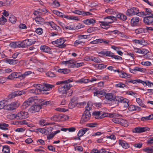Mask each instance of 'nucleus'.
<instances>
[{"label": "nucleus", "instance_id": "nucleus-1", "mask_svg": "<svg viewBox=\"0 0 153 153\" xmlns=\"http://www.w3.org/2000/svg\"><path fill=\"white\" fill-rule=\"evenodd\" d=\"M71 87L70 84H68L61 85L58 88V91L62 94L64 97H68L71 96L72 94L73 91L70 89Z\"/></svg>", "mask_w": 153, "mask_h": 153}, {"label": "nucleus", "instance_id": "nucleus-43", "mask_svg": "<svg viewBox=\"0 0 153 153\" xmlns=\"http://www.w3.org/2000/svg\"><path fill=\"white\" fill-rule=\"evenodd\" d=\"M143 150L147 153H153V146L148 147L143 149Z\"/></svg>", "mask_w": 153, "mask_h": 153}, {"label": "nucleus", "instance_id": "nucleus-24", "mask_svg": "<svg viewBox=\"0 0 153 153\" xmlns=\"http://www.w3.org/2000/svg\"><path fill=\"white\" fill-rule=\"evenodd\" d=\"M119 143L120 145H121L123 148L125 149H128L130 146L129 144L124 140H119Z\"/></svg>", "mask_w": 153, "mask_h": 153}, {"label": "nucleus", "instance_id": "nucleus-28", "mask_svg": "<svg viewBox=\"0 0 153 153\" xmlns=\"http://www.w3.org/2000/svg\"><path fill=\"white\" fill-rule=\"evenodd\" d=\"M139 21V17H135L131 19V23L132 26H134L138 24Z\"/></svg>", "mask_w": 153, "mask_h": 153}, {"label": "nucleus", "instance_id": "nucleus-12", "mask_svg": "<svg viewBox=\"0 0 153 153\" xmlns=\"http://www.w3.org/2000/svg\"><path fill=\"white\" fill-rule=\"evenodd\" d=\"M91 117V114L89 111H85L83 114L82 120L84 122H85L88 120Z\"/></svg>", "mask_w": 153, "mask_h": 153}, {"label": "nucleus", "instance_id": "nucleus-7", "mask_svg": "<svg viewBox=\"0 0 153 153\" xmlns=\"http://www.w3.org/2000/svg\"><path fill=\"white\" fill-rule=\"evenodd\" d=\"M34 105H33L30 107L29 108V111L31 113H35L36 112L39 111L41 108V106L44 105H41L39 104L38 102L36 103H35Z\"/></svg>", "mask_w": 153, "mask_h": 153}, {"label": "nucleus", "instance_id": "nucleus-53", "mask_svg": "<svg viewBox=\"0 0 153 153\" xmlns=\"http://www.w3.org/2000/svg\"><path fill=\"white\" fill-rule=\"evenodd\" d=\"M105 97L106 99L110 100H113L114 98L113 94L111 93H107L106 94Z\"/></svg>", "mask_w": 153, "mask_h": 153}, {"label": "nucleus", "instance_id": "nucleus-18", "mask_svg": "<svg viewBox=\"0 0 153 153\" xmlns=\"http://www.w3.org/2000/svg\"><path fill=\"white\" fill-rule=\"evenodd\" d=\"M74 61L72 60H70L65 61H62L61 62L62 65H65L69 68H73V64Z\"/></svg>", "mask_w": 153, "mask_h": 153}, {"label": "nucleus", "instance_id": "nucleus-55", "mask_svg": "<svg viewBox=\"0 0 153 153\" xmlns=\"http://www.w3.org/2000/svg\"><path fill=\"white\" fill-rule=\"evenodd\" d=\"M7 21V19L3 16L0 18V24L4 25Z\"/></svg>", "mask_w": 153, "mask_h": 153}, {"label": "nucleus", "instance_id": "nucleus-6", "mask_svg": "<svg viewBox=\"0 0 153 153\" xmlns=\"http://www.w3.org/2000/svg\"><path fill=\"white\" fill-rule=\"evenodd\" d=\"M20 105L19 102H14L10 104H7V103L5 106V109L7 110H13L17 108Z\"/></svg>", "mask_w": 153, "mask_h": 153}, {"label": "nucleus", "instance_id": "nucleus-57", "mask_svg": "<svg viewBox=\"0 0 153 153\" xmlns=\"http://www.w3.org/2000/svg\"><path fill=\"white\" fill-rule=\"evenodd\" d=\"M93 56H87L85 57L84 60L86 61H92Z\"/></svg>", "mask_w": 153, "mask_h": 153}, {"label": "nucleus", "instance_id": "nucleus-20", "mask_svg": "<svg viewBox=\"0 0 153 153\" xmlns=\"http://www.w3.org/2000/svg\"><path fill=\"white\" fill-rule=\"evenodd\" d=\"M143 22L146 25L151 24L153 22V16H146L144 18Z\"/></svg>", "mask_w": 153, "mask_h": 153}, {"label": "nucleus", "instance_id": "nucleus-34", "mask_svg": "<svg viewBox=\"0 0 153 153\" xmlns=\"http://www.w3.org/2000/svg\"><path fill=\"white\" fill-rule=\"evenodd\" d=\"M65 18L71 20H75L76 21H79V19L78 16H68L66 15Z\"/></svg>", "mask_w": 153, "mask_h": 153}, {"label": "nucleus", "instance_id": "nucleus-23", "mask_svg": "<svg viewBox=\"0 0 153 153\" xmlns=\"http://www.w3.org/2000/svg\"><path fill=\"white\" fill-rule=\"evenodd\" d=\"M135 52L139 54H144L149 53V51L145 49H140V48H136L134 49Z\"/></svg>", "mask_w": 153, "mask_h": 153}, {"label": "nucleus", "instance_id": "nucleus-41", "mask_svg": "<svg viewBox=\"0 0 153 153\" xmlns=\"http://www.w3.org/2000/svg\"><path fill=\"white\" fill-rule=\"evenodd\" d=\"M136 101L140 106L143 108H146V106L143 103V101L141 99L136 97Z\"/></svg>", "mask_w": 153, "mask_h": 153}, {"label": "nucleus", "instance_id": "nucleus-31", "mask_svg": "<svg viewBox=\"0 0 153 153\" xmlns=\"http://www.w3.org/2000/svg\"><path fill=\"white\" fill-rule=\"evenodd\" d=\"M101 27L103 29H107L109 27L110 25L106 21H100Z\"/></svg>", "mask_w": 153, "mask_h": 153}, {"label": "nucleus", "instance_id": "nucleus-48", "mask_svg": "<svg viewBox=\"0 0 153 153\" xmlns=\"http://www.w3.org/2000/svg\"><path fill=\"white\" fill-rule=\"evenodd\" d=\"M120 122V124L126 127L128 126L129 125V123L125 119H123L122 118H121Z\"/></svg>", "mask_w": 153, "mask_h": 153}, {"label": "nucleus", "instance_id": "nucleus-56", "mask_svg": "<svg viewBox=\"0 0 153 153\" xmlns=\"http://www.w3.org/2000/svg\"><path fill=\"white\" fill-rule=\"evenodd\" d=\"M32 73V72L30 71H26L24 73V74H21V77L23 78H25L28 75L31 74Z\"/></svg>", "mask_w": 153, "mask_h": 153}, {"label": "nucleus", "instance_id": "nucleus-32", "mask_svg": "<svg viewBox=\"0 0 153 153\" xmlns=\"http://www.w3.org/2000/svg\"><path fill=\"white\" fill-rule=\"evenodd\" d=\"M5 62L11 65H15L18 63V61L16 59H6Z\"/></svg>", "mask_w": 153, "mask_h": 153}, {"label": "nucleus", "instance_id": "nucleus-13", "mask_svg": "<svg viewBox=\"0 0 153 153\" xmlns=\"http://www.w3.org/2000/svg\"><path fill=\"white\" fill-rule=\"evenodd\" d=\"M149 130V128L147 127H138L135 128L133 130L134 133H141L145 132Z\"/></svg>", "mask_w": 153, "mask_h": 153}, {"label": "nucleus", "instance_id": "nucleus-63", "mask_svg": "<svg viewBox=\"0 0 153 153\" xmlns=\"http://www.w3.org/2000/svg\"><path fill=\"white\" fill-rule=\"evenodd\" d=\"M31 104L29 102L28 100H27L25 101L23 104L22 106L23 107V108H26L28 106L30 105Z\"/></svg>", "mask_w": 153, "mask_h": 153}, {"label": "nucleus", "instance_id": "nucleus-8", "mask_svg": "<svg viewBox=\"0 0 153 153\" xmlns=\"http://www.w3.org/2000/svg\"><path fill=\"white\" fill-rule=\"evenodd\" d=\"M68 116L63 115H55L52 116L51 118L53 121H64L66 120Z\"/></svg>", "mask_w": 153, "mask_h": 153}, {"label": "nucleus", "instance_id": "nucleus-22", "mask_svg": "<svg viewBox=\"0 0 153 153\" xmlns=\"http://www.w3.org/2000/svg\"><path fill=\"white\" fill-rule=\"evenodd\" d=\"M133 41L136 44H139L143 46H145L147 45L148 44L147 42L143 39L140 40L134 39Z\"/></svg>", "mask_w": 153, "mask_h": 153}, {"label": "nucleus", "instance_id": "nucleus-35", "mask_svg": "<svg viewBox=\"0 0 153 153\" xmlns=\"http://www.w3.org/2000/svg\"><path fill=\"white\" fill-rule=\"evenodd\" d=\"M128 110L131 111H133L137 110H140V108L138 106H135L133 105H130L128 107Z\"/></svg>", "mask_w": 153, "mask_h": 153}, {"label": "nucleus", "instance_id": "nucleus-15", "mask_svg": "<svg viewBox=\"0 0 153 153\" xmlns=\"http://www.w3.org/2000/svg\"><path fill=\"white\" fill-rule=\"evenodd\" d=\"M19 77H21L20 72H13L8 76L7 78L10 80H13Z\"/></svg>", "mask_w": 153, "mask_h": 153}, {"label": "nucleus", "instance_id": "nucleus-11", "mask_svg": "<svg viewBox=\"0 0 153 153\" xmlns=\"http://www.w3.org/2000/svg\"><path fill=\"white\" fill-rule=\"evenodd\" d=\"M93 115L95 116L96 119H100L105 117L108 116V113H100V112H93Z\"/></svg>", "mask_w": 153, "mask_h": 153}, {"label": "nucleus", "instance_id": "nucleus-36", "mask_svg": "<svg viewBox=\"0 0 153 153\" xmlns=\"http://www.w3.org/2000/svg\"><path fill=\"white\" fill-rule=\"evenodd\" d=\"M105 12L108 14H113L114 16H116V14L117 13V11L115 10L112 9L110 8L106 9Z\"/></svg>", "mask_w": 153, "mask_h": 153}, {"label": "nucleus", "instance_id": "nucleus-19", "mask_svg": "<svg viewBox=\"0 0 153 153\" xmlns=\"http://www.w3.org/2000/svg\"><path fill=\"white\" fill-rule=\"evenodd\" d=\"M30 39L25 40L21 42L22 43V48L27 47L28 46L32 45L33 43V42H32Z\"/></svg>", "mask_w": 153, "mask_h": 153}, {"label": "nucleus", "instance_id": "nucleus-26", "mask_svg": "<svg viewBox=\"0 0 153 153\" xmlns=\"http://www.w3.org/2000/svg\"><path fill=\"white\" fill-rule=\"evenodd\" d=\"M40 50L43 52H45L48 53H50L51 52V49L45 45H42L40 47Z\"/></svg>", "mask_w": 153, "mask_h": 153}, {"label": "nucleus", "instance_id": "nucleus-9", "mask_svg": "<svg viewBox=\"0 0 153 153\" xmlns=\"http://www.w3.org/2000/svg\"><path fill=\"white\" fill-rule=\"evenodd\" d=\"M138 12V8L135 7H133L127 10L126 12V14L129 16H131L136 15Z\"/></svg>", "mask_w": 153, "mask_h": 153}, {"label": "nucleus", "instance_id": "nucleus-39", "mask_svg": "<svg viewBox=\"0 0 153 153\" xmlns=\"http://www.w3.org/2000/svg\"><path fill=\"white\" fill-rule=\"evenodd\" d=\"M116 16V18L117 17L123 21L125 20L127 18V17L126 15L121 13H117V14H116V16Z\"/></svg>", "mask_w": 153, "mask_h": 153}, {"label": "nucleus", "instance_id": "nucleus-59", "mask_svg": "<svg viewBox=\"0 0 153 153\" xmlns=\"http://www.w3.org/2000/svg\"><path fill=\"white\" fill-rule=\"evenodd\" d=\"M141 64L144 66H150L152 65V63L149 61H143L141 62Z\"/></svg>", "mask_w": 153, "mask_h": 153}, {"label": "nucleus", "instance_id": "nucleus-54", "mask_svg": "<svg viewBox=\"0 0 153 153\" xmlns=\"http://www.w3.org/2000/svg\"><path fill=\"white\" fill-rule=\"evenodd\" d=\"M126 94L128 95H130L134 97L135 98L137 97L138 95L136 93L132 91H129L126 92Z\"/></svg>", "mask_w": 153, "mask_h": 153}, {"label": "nucleus", "instance_id": "nucleus-60", "mask_svg": "<svg viewBox=\"0 0 153 153\" xmlns=\"http://www.w3.org/2000/svg\"><path fill=\"white\" fill-rule=\"evenodd\" d=\"M92 104L91 102H88L87 105L85 107V111H89L90 110H91L92 108Z\"/></svg>", "mask_w": 153, "mask_h": 153}, {"label": "nucleus", "instance_id": "nucleus-33", "mask_svg": "<svg viewBox=\"0 0 153 153\" xmlns=\"http://www.w3.org/2000/svg\"><path fill=\"white\" fill-rule=\"evenodd\" d=\"M119 76L120 77L124 78H130L131 77V75L130 74L122 71H120Z\"/></svg>", "mask_w": 153, "mask_h": 153}, {"label": "nucleus", "instance_id": "nucleus-49", "mask_svg": "<svg viewBox=\"0 0 153 153\" xmlns=\"http://www.w3.org/2000/svg\"><path fill=\"white\" fill-rule=\"evenodd\" d=\"M84 65V63L83 62H77L74 61L73 68H78Z\"/></svg>", "mask_w": 153, "mask_h": 153}, {"label": "nucleus", "instance_id": "nucleus-52", "mask_svg": "<svg viewBox=\"0 0 153 153\" xmlns=\"http://www.w3.org/2000/svg\"><path fill=\"white\" fill-rule=\"evenodd\" d=\"M2 151L4 153H9L10 152V149L8 146H3Z\"/></svg>", "mask_w": 153, "mask_h": 153}, {"label": "nucleus", "instance_id": "nucleus-61", "mask_svg": "<svg viewBox=\"0 0 153 153\" xmlns=\"http://www.w3.org/2000/svg\"><path fill=\"white\" fill-rule=\"evenodd\" d=\"M55 110L59 112H65L68 111V109L67 108L65 109L64 108H56Z\"/></svg>", "mask_w": 153, "mask_h": 153}, {"label": "nucleus", "instance_id": "nucleus-46", "mask_svg": "<svg viewBox=\"0 0 153 153\" xmlns=\"http://www.w3.org/2000/svg\"><path fill=\"white\" fill-rule=\"evenodd\" d=\"M153 119V114H151L148 116L143 117L141 118V120L144 121L150 120Z\"/></svg>", "mask_w": 153, "mask_h": 153}, {"label": "nucleus", "instance_id": "nucleus-5", "mask_svg": "<svg viewBox=\"0 0 153 153\" xmlns=\"http://www.w3.org/2000/svg\"><path fill=\"white\" fill-rule=\"evenodd\" d=\"M108 116L110 117H113L112 121L115 123L120 124V121L122 118V115L117 114L108 113Z\"/></svg>", "mask_w": 153, "mask_h": 153}, {"label": "nucleus", "instance_id": "nucleus-50", "mask_svg": "<svg viewBox=\"0 0 153 153\" xmlns=\"http://www.w3.org/2000/svg\"><path fill=\"white\" fill-rule=\"evenodd\" d=\"M8 125L5 123L0 124V128L4 130H6L8 129Z\"/></svg>", "mask_w": 153, "mask_h": 153}, {"label": "nucleus", "instance_id": "nucleus-62", "mask_svg": "<svg viewBox=\"0 0 153 153\" xmlns=\"http://www.w3.org/2000/svg\"><path fill=\"white\" fill-rule=\"evenodd\" d=\"M16 20V17L13 16H11L9 17V21L13 23H15Z\"/></svg>", "mask_w": 153, "mask_h": 153}, {"label": "nucleus", "instance_id": "nucleus-38", "mask_svg": "<svg viewBox=\"0 0 153 153\" xmlns=\"http://www.w3.org/2000/svg\"><path fill=\"white\" fill-rule=\"evenodd\" d=\"M85 43V42L79 39L74 42L73 45L74 47H77L79 45H84Z\"/></svg>", "mask_w": 153, "mask_h": 153}, {"label": "nucleus", "instance_id": "nucleus-21", "mask_svg": "<svg viewBox=\"0 0 153 153\" xmlns=\"http://www.w3.org/2000/svg\"><path fill=\"white\" fill-rule=\"evenodd\" d=\"M105 21H106L109 25L113 23L114 21L116 20V16H108L104 18Z\"/></svg>", "mask_w": 153, "mask_h": 153}, {"label": "nucleus", "instance_id": "nucleus-2", "mask_svg": "<svg viewBox=\"0 0 153 153\" xmlns=\"http://www.w3.org/2000/svg\"><path fill=\"white\" fill-rule=\"evenodd\" d=\"M37 98L35 96L30 97L27 100L31 105L34 103H36L38 102L39 104L41 105H50L51 103L50 101L44 100L42 99H37Z\"/></svg>", "mask_w": 153, "mask_h": 153}, {"label": "nucleus", "instance_id": "nucleus-42", "mask_svg": "<svg viewBox=\"0 0 153 153\" xmlns=\"http://www.w3.org/2000/svg\"><path fill=\"white\" fill-rule=\"evenodd\" d=\"M35 86L36 88V89L39 93V94H40L41 93V91H43V85L38 84L36 85Z\"/></svg>", "mask_w": 153, "mask_h": 153}, {"label": "nucleus", "instance_id": "nucleus-58", "mask_svg": "<svg viewBox=\"0 0 153 153\" xmlns=\"http://www.w3.org/2000/svg\"><path fill=\"white\" fill-rule=\"evenodd\" d=\"M107 65L103 64H101L98 65L97 68L99 70H102L105 68Z\"/></svg>", "mask_w": 153, "mask_h": 153}, {"label": "nucleus", "instance_id": "nucleus-45", "mask_svg": "<svg viewBox=\"0 0 153 153\" xmlns=\"http://www.w3.org/2000/svg\"><path fill=\"white\" fill-rule=\"evenodd\" d=\"M39 123L40 125L42 126H44L51 124V123H49L48 122H46V120L44 119L40 120L39 121Z\"/></svg>", "mask_w": 153, "mask_h": 153}, {"label": "nucleus", "instance_id": "nucleus-27", "mask_svg": "<svg viewBox=\"0 0 153 153\" xmlns=\"http://www.w3.org/2000/svg\"><path fill=\"white\" fill-rule=\"evenodd\" d=\"M34 19L38 24L43 25L46 23L44 19L41 17H36Z\"/></svg>", "mask_w": 153, "mask_h": 153}, {"label": "nucleus", "instance_id": "nucleus-17", "mask_svg": "<svg viewBox=\"0 0 153 153\" xmlns=\"http://www.w3.org/2000/svg\"><path fill=\"white\" fill-rule=\"evenodd\" d=\"M72 13L77 15H82L83 16H85L88 15H90L91 13L88 12H85L83 11H80L78 10H76L72 11Z\"/></svg>", "mask_w": 153, "mask_h": 153}, {"label": "nucleus", "instance_id": "nucleus-44", "mask_svg": "<svg viewBox=\"0 0 153 153\" xmlns=\"http://www.w3.org/2000/svg\"><path fill=\"white\" fill-rule=\"evenodd\" d=\"M146 16H153V13L151 10L149 8H146V11H145Z\"/></svg>", "mask_w": 153, "mask_h": 153}, {"label": "nucleus", "instance_id": "nucleus-40", "mask_svg": "<svg viewBox=\"0 0 153 153\" xmlns=\"http://www.w3.org/2000/svg\"><path fill=\"white\" fill-rule=\"evenodd\" d=\"M7 102V101L5 100L0 101V110L4 108L5 109V106Z\"/></svg>", "mask_w": 153, "mask_h": 153}, {"label": "nucleus", "instance_id": "nucleus-29", "mask_svg": "<svg viewBox=\"0 0 153 153\" xmlns=\"http://www.w3.org/2000/svg\"><path fill=\"white\" fill-rule=\"evenodd\" d=\"M94 96H97L98 97H100L103 96L105 94V92L102 90H97L94 92Z\"/></svg>", "mask_w": 153, "mask_h": 153}, {"label": "nucleus", "instance_id": "nucleus-16", "mask_svg": "<svg viewBox=\"0 0 153 153\" xmlns=\"http://www.w3.org/2000/svg\"><path fill=\"white\" fill-rule=\"evenodd\" d=\"M47 25H50L51 26L53 29L56 30L58 31H60L61 30V28L52 21L46 22Z\"/></svg>", "mask_w": 153, "mask_h": 153}, {"label": "nucleus", "instance_id": "nucleus-3", "mask_svg": "<svg viewBox=\"0 0 153 153\" xmlns=\"http://www.w3.org/2000/svg\"><path fill=\"white\" fill-rule=\"evenodd\" d=\"M65 41L66 40L64 38H61L57 39L55 41H53L52 43L55 46L59 48H64L66 46V45L64 44Z\"/></svg>", "mask_w": 153, "mask_h": 153}, {"label": "nucleus", "instance_id": "nucleus-51", "mask_svg": "<svg viewBox=\"0 0 153 153\" xmlns=\"http://www.w3.org/2000/svg\"><path fill=\"white\" fill-rule=\"evenodd\" d=\"M89 79H88L82 78L79 80L75 81V82L76 83H87L89 82Z\"/></svg>", "mask_w": 153, "mask_h": 153}, {"label": "nucleus", "instance_id": "nucleus-30", "mask_svg": "<svg viewBox=\"0 0 153 153\" xmlns=\"http://www.w3.org/2000/svg\"><path fill=\"white\" fill-rule=\"evenodd\" d=\"M88 130V129L86 128H85L80 130L77 133L78 136L79 137L82 136Z\"/></svg>", "mask_w": 153, "mask_h": 153}, {"label": "nucleus", "instance_id": "nucleus-10", "mask_svg": "<svg viewBox=\"0 0 153 153\" xmlns=\"http://www.w3.org/2000/svg\"><path fill=\"white\" fill-rule=\"evenodd\" d=\"M54 70L56 72L64 74H66L70 72V70L67 68H60L57 66L55 67L54 68Z\"/></svg>", "mask_w": 153, "mask_h": 153}, {"label": "nucleus", "instance_id": "nucleus-4", "mask_svg": "<svg viewBox=\"0 0 153 153\" xmlns=\"http://www.w3.org/2000/svg\"><path fill=\"white\" fill-rule=\"evenodd\" d=\"M13 117L17 119H25L28 117V113L24 111H21L16 114H13Z\"/></svg>", "mask_w": 153, "mask_h": 153}, {"label": "nucleus", "instance_id": "nucleus-14", "mask_svg": "<svg viewBox=\"0 0 153 153\" xmlns=\"http://www.w3.org/2000/svg\"><path fill=\"white\" fill-rule=\"evenodd\" d=\"M117 100H118V102L124 104V107L125 108L129 106L128 103L129 100L128 99L124 98L121 97H119Z\"/></svg>", "mask_w": 153, "mask_h": 153}, {"label": "nucleus", "instance_id": "nucleus-64", "mask_svg": "<svg viewBox=\"0 0 153 153\" xmlns=\"http://www.w3.org/2000/svg\"><path fill=\"white\" fill-rule=\"evenodd\" d=\"M77 38L80 40L88 38V36L84 35H80L78 36Z\"/></svg>", "mask_w": 153, "mask_h": 153}, {"label": "nucleus", "instance_id": "nucleus-25", "mask_svg": "<svg viewBox=\"0 0 153 153\" xmlns=\"http://www.w3.org/2000/svg\"><path fill=\"white\" fill-rule=\"evenodd\" d=\"M82 22L87 25L93 24L96 22V20L93 19H88L84 20Z\"/></svg>", "mask_w": 153, "mask_h": 153}, {"label": "nucleus", "instance_id": "nucleus-37", "mask_svg": "<svg viewBox=\"0 0 153 153\" xmlns=\"http://www.w3.org/2000/svg\"><path fill=\"white\" fill-rule=\"evenodd\" d=\"M54 87L53 85L45 84L43 85V90L44 91H49Z\"/></svg>", "mask_w": 153, "mask_h": 153}, {"label": "nucleus", "instance_id": "nucleus-47", "mask_svg": "<svg viewBox=\"0 0 153 153\" xmlns=\"http://www.w3.org/2000/svg\"><path fill=\"white\" fill-rule=\"evenodd\" d=\"M114 86L116 88H124L126 87V85L121 82H118V83L114 85Z\"/></svg>", "mask_w": 153, "mask_h": 153}]
</instances>
